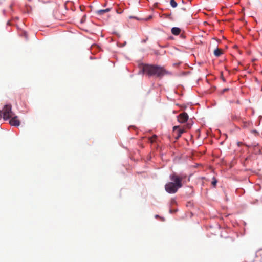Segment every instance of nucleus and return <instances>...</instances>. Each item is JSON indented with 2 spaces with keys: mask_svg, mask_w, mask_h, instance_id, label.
I'll list each match as a JSON object with an SVG mask.
<instances>
[{
  "mask_svg": "<svg viewBox=\"0 0 262 262\" xmlns=\"http://www.w3.org/2000/svg\"><path fill=\"white\" fill-rule=\"evenodd\" d=\"M216 183H217V180H215L214 178H213V181H212V185L214 187H215Z\"/></svg>",
  "mask_w": 262,
  "mask_h": 262,
  "instance_id": "f8f14e48",
  "label": "nucleus"
},
{
  "mask_svg": "<svg viewBox=\"0 0 262 262\" xmlns=\"http://www.w3.org/2000/svg\"><path fill=\"white\" fill-rule=\"evenodd\" d=\"M170 5L173 8H176L177 6V3L175 0H171Z\"/></svg>",
  "mask_w": 262,
  "mask_h": 262,
  "instance_id": "9d476101",
  "label": "nucleus"
},
{
  "mask_svg": "<svg viewBox=\"0 0 262 262\" xmlns=\"http://www.w3.org/2000/svg\"><path fill=\"white\" fill-rule=\"evenodd\" d=\"M185 132L184 129L179 128L178 126H175L173 127V136L176 140H178Z\"/></svg>",
  "mask_w": 262,
  "mask_h": 262,
  "instance_id": "20e7f679",
  "label": "nucleus"
},
{
  "mask_svg": "<svg viewBox=\"0 0 262 262\" xmlns=\"http://www.w3.org/2000/svg\"><path fill=\"white\" fill-rule=\"evenodd\" d=\"M181 32V29L178 27H173L171 29V33H180Z\"/></svg>",
  "mask_w": 262,
  "mask_h": 262,
  "instance_id": "1a4fd4ad",
  "label": "nucleus"
},
{
  "mask_svg": "<svg viewBox=\"0 0 262 262\" xmlns=\"http://www.w3.org/2000/svg\"><path fill=\"white\" fill-rule=\"evenodd\" d=\"M110 11V8H107L105 9H100L97 11L98 14L99 15H102L104 14V13L108 12Z\"/></svg>",
  "mask_w": 262,
  "mask_h": 262,
  "instance_id": "6e6552de",
  "label": "nucleus"
},
{
  "mask_svg": "<svg viewBox=\"0 0 262 262\" xmlns=\"http://www.w3.org/2000/svg\"><path fill=\"white\" fill-rule=\"evenodd\" d=\"M178 121L181 123L186 122L188 119V115L186 112H183L178 116Z\"/></svg>",
  "mask_w": 262,
  "mask_h": 262,
  "instance_id": "39448f33",
  "label": "nucleus"
},
{
  "mask_svg": "<svg viewBox=\"0 0 262 262\" xmlns=\"http://www.w3.org/2000/svg\"><path fill=\"white\" fill-rule=\"evenodd\" d=\"M214 54L216 57H219L222 54V51L221 49L217 48L214 51Z\"/></svg>",
  "mask_w": 262,
  "mask_h": 262,
  "instance_id": "0eeeda50",
  "label": "nucleus"
},
{
  "mask_svg": "<svg viewBox=\"0 0 262 262\" xmlns=\"http://www.w3.org/2000/svg\"><path fill=\"white\" fill-rule=\"evenodd\" d=\"M3 118L4 120H7L14 116L12 111V106L10 104H6L4 106L3 110Z\"/></svg>",
  "mask_w": 262,
  "mask_h": 262,
  "instance_id": "7ed1b4c3",
  "label": "nucleus"
},
{
  "mask_svg": "<svg viewBox=\"0 0 262 262\" xmlns=\"http://www.w3.org/2000/svg\"><path fill=\"white\" fill-rule=\"evenodd\" d=\"M169 178L171 182L167 183L165 185V190L169 193H175L183 186L182 181L185 177L174 172L170 175Z\"/></svg>",
  "mask_w": 262,
  "mask_h": 262,
  "instance_id": "f257e3e1",
  "label": "nucleus"
},
{
  "mask_svg": "<svg viewBox=\"0 0 262 262\" xmlns=\"http://www.w3.org/2000/svg\"><path fill=\"white\" fill-rule=\"evenodd\" d=\"M143 71L149 76H155L158 78L168 74V72L163 67L157 66L146 65L143 67Z\"/></svg>",
  "mask_w": 262,
  "mask_h": 262,
  "instance_id": "f03ea898",
  "label": "nucleus"
},
{
  "mask_svg": "<svg viewBox=\"0 0 262 262\" xmlns=\"http://www.w3.org/2000/svg\"><path fill=\"white\" fill-rule=\"evenodd\" d=\"M85 17H86V16H85V15H84V16L83 17V18H82V19H81V23H83V21H84V20H85Z\"/></svg>",
  "mask_w": 262,
  "mask_h": 262,
  "instance_id": "dca6fc26",
  "label": "nucleus"
},
{
  "mask_svg": "<svg viewBox=\"0 0 262 262\" xmlns=\"http://www.w3.org/2000/svg\"><path fill=\"white\" fill-rule=\"evenodd\" d=\"M9 123L11 125L14 126H18L20 125V121L17 116H12L10 120Z\"/></svg>",
  "mask_w": 262,
  "mask_h": 262,
  "instance_id": "423d86ee",
  "label": "nucleus"
},
{
  "mask_svg": "<svg viewBox=\"0 0 262 262\" xmlns=\"http://www.w3.org/2000/svg\"><path fill=\"white\" fill-rule=\"evenodd\" d=\"M29 1H30L31 0H28Z\"/></svg>",
  "mask_w": 262,
  "mask_h": 262,
  "instance_id": "4be33fe9",
  "label": "nucleus"
},
{
  "mask_svg": "<svg viewBox=\"0 0 262 262\" xmlns=\"http://www.w3.org/2000/svg\"><path fill=\"white\" fill-rule=\"evenodd\" d=\"M187 128H189V127H190V126H189L188 125H187Z\"/></svg>",
  "mask_w": 262,
  "mask_h": 262,
  "instance_id": "aec40b11",
  "label": "nucleus"
},
{
  "mask_svg": "<svg viewBox=\"0 0 262 262\" xmlns=\"http://www.w3.org/2000/svg\"><path fill=\"white\" fill-rule=\"evenodd\" d=\"M158 217V215H156V217Z\"/></svg>",
  "mask_w": 262,
  "mask_h": 262,
  "instance_id": "412c9836",
  "label": "nucleus"
},
{
  "mask_svg": "<svg viewBox=\"0 0 262 262\" xmlns=\"http://www.w3.org/2000/svg\"><path fill=\"white\" fill-rule=\"evenodd\" d=\"M168 39H174L173 37L171 36L168 37Z\"/></svg>",
  "mask_w": 262,
  "mask_h": 262,
  "instance_id": "f3484780",
  "label": "nucleus"
},
{
  "mask_svg": "<svg viewBox=\"0 0 262 262\" xmlns=\"http://www.w3.org/2000/svg\"><path fill=\"white\" fill-rule=\"evenodd\" d=\"M2 116H3V111H0V119L2 118Z\"/></svg>",
  "mask_w": 262,
  "mask_h": 262,
  "instance_id": "4468645a",
  "label": "nucleus"
},
{
  "mask_svg": "<svg viewBox=\"0 0 262 262\" xmlns=\"http://www.w3.org/2000/svg\"><path fill=\"white\" fill-rule=\"evenodd\" d=\"M39 31H44L43 30H39Z\"/></svg>",
  "mask_w": 262,
  "mask_h": 262,
  "instance_id": "6ab92c4d",
  "label": "nucleus"
},
{
  "mask_svg": "<svg viewBox=\"0 0 262 262\" xmlns=\"http://www.w3.org/2000/svg\"><path fill=\"white\" fill-rule=\"evenodd\" d=\"M83 7H82V6H80V9H81V11H83V8H82Z\"/></svg>",
  "mask_w": 262,
  "mask_h": 262,
  "instance_id": "a211bd4d",
  "label": "nucleus"
},
{
  "mask_svg": "<svg viewBox=\"0 0 262 262\" xmlns=\"http://www.w3.org/2000/svg\"><path fill=\"white\" fill-rule=\"evenodd\" d=\"M174 34V35H179V34L176 33V34ZM181 34V37L182 38H184V37H184V34Z\"/></svg>",
  "mask_w": 262,
  "mask_h": 262,
  "instance_id": "2eb2a0df",
  "label": "nucleus"
},
{
  "mask_svg": "<svg viewBox=\"0 0 262 262\" xmlns=\"http://www.w3.org/2000/svg\"><path fill=\"white\" fill-rule=\"evenodd\" d=\"M157 136L156 135H154L151 138H149L150 141L152 143L154 142L155 140L157 138Z\"/></svg>",
  "mask_w": 262,
  "mask_h": 262,
  "instance_id": "9b49d317",
  "label": "nucleus"
},
{
  "mask_svg": "<svg viewBox=\"0 0 262 262\" xmlns=\"http://www.w3.org/2000/svg\"><path fill=\"white\" fill-rule=\"evenodd\" d=\"M238 117L236 115H234V116H233L232 117V119L233 120H238Z\"/></svg>",
  "mask_w": 262,
  "mask_h": 262,
  "instance_id": "ddd939ff",
  "label": "nucleus"
}]
</instances>
